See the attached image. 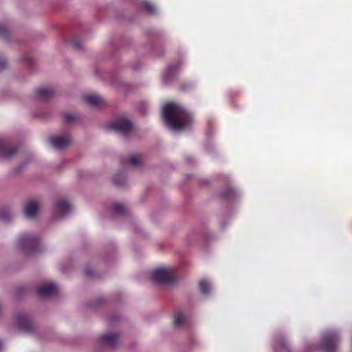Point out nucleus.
I'll use <instances>...</instances> for the list:
<instances>
[{
    "mask_svg": "<svg viewBox=\"0 0 352 352\" xmlns=\"http://www.w3.org/2000/svg\"><path fill=\"white\" fill-rule=\"evenodd\" d=\"M162 115L168 126L175 131L188 129L192 122L191 115L177 103L166 104L162 109Z\"/></svg>",
    "mask_w": 352,
    "mask_h": 352,
    "instance_id": "nucleus-1",
    "label": "nucleus"
},
{
    "mask_svg": "<svg viewBox=\"0 0 352 352\" xmlns=\"http://www.w3.org/2000/svg\"><path fill=\"white\" fill-rule=\"evenodd\" d=\"M18 245L21 251L28 255L36 254L41 250L39 238L32 233L21 234L18 239Z\"/></svg>",
    "mask_w": 352,
    "mask_h": 352,
    "instance_id": "nucleus-2",
    "label": "nucleus"
},
{
    "mask_svg": "<svg viewBox=\"0 0 352 352\" xmlns=\"http://www.w3.org/2000/svg\"><path fill=\"white\" fill-rule=\"evenodd\" d=\"M178 278L175 270L173 268H159L152 273L153 280L158 283L170 284Z\"/></svg>",
    "mask_w": 352,
    "mask_h": 352,
    "instance_id": "nucleus-3",
    "label": "nucleus"
},
{
    "mask_svg": "<svg viewBox=\"0 0 352 352\" xmlns=\"http://www.w3.org/2000/svg\"><path fill=\"white\" fill-rule=\"evenodd\" d=\"M107 127L119 134L126 135L131 131L133 123L126 117L120 116L111 121Z\"/></svg>",
    "mask_w": 352,
    "mask_h": 352,
    "instance_id": "nucleus-4",
    "label": "nucleus"
},
{
    "mask_svg": "<svg viewBox=\"0 0 352 352\" xmlns=\"http://www.w3.org/2000/svg\"><path fill=\"white\" fill-rule=\"evenodd\" d=\"M340 340L338 331H330L325 333L321 341V349L325 352H333Z\"/></svg>",
    "mask_w": 352,
    "mask_h": 352,
    "instance_id": "nucleus-5",
    "label": "nucleus"
},
{
    "mask_svg": "<svg viewBox=\"0 0 352 352\" xmlns=\"http://www.w3.org/2000/svg\"><path fill=\"white\" fill-rule=\"evenodd\" d=\"M57 292V285L52 282L43 283L36 289L38 296L43 298L54 297Z\"/></svg>",
    "mask_w": 352,
    "mask_h": 352,
    "instance_id": "nucleus-6",
    "label": "nucleus"
},
{
    "mask_svg": "<svg viewBox=\"0 0 352 352\" xmlns=\"http://www.w3.org/2000/svg\"><path fill=\"white\" fill-rule=\"evenodd\" d=\"M41 206V202L38 200L32 199L28 201L23 207L25 216L29 219L34 217Z\"/></svg>",
    "mask_w": 352,
    "mask_h": 352,
    "instance_id": "nucleus-7",
    "label": "nucleus"
},
{
    "mask_svg": "<svg viewBox=\"0 0 352 352\" xmlns=\"http://www.w3.org/2000/svg\"><path fill=\"white\" fill-rule=\"evenodd\" d=\"M98 340L104 346L115 348L119 342V335L114 333H107L102 335Z\"/></svg>",
    "mask_w": 352,
    "mask_h": 352,
    "instance_id": "nucleus-8",
    "label": "nucleus"
},
{
    "mask_svg": "<svg viewBox=\"0 0 352 352\" xmlns=\"http://www.w3.org/2000/svg\"><path fill=\"white\" fill-rule=\"evenodd\" d=\"M54 210L57 214L65 216L72 210L71 204L65 199H58L54 204Z\"/></svg>",
    "mask_w": 352,
    "mask_h": 352,
    "instance_id": "nucleus-9",
    "label": "nucleus"
},
{
    "mask_svg": "<svg viewBox=\"0 0 352 352\" xmlns=\"http://www.w3.org/2000/svg\"><path fill=\"white\" fill-rule=\"evenodd\" d=\"M50 142L56 149L61 150L71 143V140L67 135H59L51 138Z\"/></svg>",
    "mask_w": 352,
    "mask_h": 352,
    "instance_id": "nucleus-10",
    "label": "nucleus"
},
{
    "mask_svg": "<svg viewBox=\"0 0 352 352\" xmlns=\"http://www.w3.org/2000/svg\"><path fill=\"white\" fill-rule=\"evenodd\" d=\"M16 321L18 327L21 330L30 332L32 329V324L28 317L23 314H19L16 316Z\"/></svg>",
    "mask_w": 352,
    "mask_h": 352,
    "instance_id": "nucleus-11",
    "label": "nucleus"
},
{
    "mask_svg": "<svg viewBox=\"0 0 352 352\" xmlns=\"http://www.w3.org/2000/svg\"><path fill=\"white\" fill-rule=\"evenodd\" d=\"M16 151V147L9 148L6 141L0 140V157L8 159L13 156Z\"/></svg>",
    "mask_w": 352,
    "mask_h": 352,
    "instance_id": "nucleus-12",
    "label": "nucleus"
},
{
    "mask_svg": "<svg viewBox=\"0 0 352 352\" xmlns=\"http://www.w3.org/2000/svg\"><path fill=\"white\" fill-rule=\"evenodd\" d=\"M174 326L176 328H182L188 324V318L183 312L178 311L175 314Z\"/></svg>",
    "mask_w": 352,
    "mask_h": 352,
    "instance_id": "nucleus-13",
    "label": "nucleus"
},
{
    "mask_svg": "<svg viewBox=\"0 0 352 352\" xmlns=\"http://www.w3.org/2000/svg\"><path fill=\"white\" fill-rule=\"evenodd\" d=\"M36 95L38 100L46 101L54 96V91L51 89L41 88L37 89Z\"/></svg>",
    "mask_w": 352,
    "mask_h": 352,
    "instance_id": "nucleus-14",
    "label": "nucleus"
},
{
    "mask_svg": "<svg viewBox=\"0 0 352 352\" xmlns=\"http://www.w3.org/2000/svg\"><path fill=\"white\" fill-rule=\"evenodd\" d=\"M14 217L13 212L8 208H0V220L9 222Z\"/></svg>",
    "mask_w": 352,
    "mask_h": 352,
    "instance_id": "nucleus-15",
    "label": "nucleus"
},
{
    "mask_svg": "<svg viewBox=\"0 0 352 352\" xmlns=\"http://www.w3.org/2000/svg\"><path fill=\"white\" fill-rule=\"evenodd\" d=\"M84 99H85V102H87V103H89L93 106L98 105L102 101V98L99 96L94 95V94L87 95L84 97Z\"/></svg>",
    "mask_w": 352,
    "mask_h": 352,
    "instance_id": "nucleus-16",
    "label": "nucleus"
},
{
    "mask_svg": "<svg viewBox=\"0 0 352 352\" xmlns=\"http://www.w3.org/2000/svg\"><path fill=\"white\" fill-rule=\"evenodd\" d=\"M274 349L276 352H288L287 344L283 340H278L274 344Z\"/></svg>",
    "mask_w": 352,
    "mask_h": 352,
    "instance_id": "nucleus-17",
    "label": "nucleus"
},
{
    "mask_svg": "<svg viewBox=\"0 0 352 352\" xmlns=\"http://www.w3.org/2000/svg\"><path fill=\"white\" fill-rule=\"evenodd\" d=\"M129 162L135 167H139L142 164V157L139 155H132L129 157Z\"/></svg>",
    "mask_w": 352,
    "mask_h": 352,
    "instance_id": "nucleus-18",
    "label": "nucleus"
},
{
    "mask_svg": "<svg viewBox=\"0 0 352 352\" xmlns=\"http://www.w3.org/2000/svg\"><path fill=\"white\" fill-rule=\"evenodd\" d=\"M113 210L116 214L122 215L126 213V208L124 205L116 203L113 206Z\"/></svg>",
    "mask_w": 352,
    "mask_h": 352,
    "instance_id": "nucleus-19",
    "label": "nucleus"
},
{
    "mask_svg": "<svg viewBox=\"0 0 352 352\" xmlns=\"http://www.w3.org/2000/svg\"><path fill=\"white\" fill-rule=\"evenodd\" d=\"M113 182L118 186H124L126 182L125 176L122 173H118L114 175Z\"/></svg>",
    "mask_w": 352,
    "mask_h": 352,
    "instance_id": "nucleus-20",
    "label": "nucleus"
},
{
    "mask_svg": "<svg viewBox=\"0 0 352 352\" xmlns=\"http://www.w3.org/2000/svg\"><path fill=\"white\" fill-rule=\"evenodd\" d=\"M200 290L204 294H208L210 289V285L206 280H201L199 283Z\"/></svg>",
    "mask_w": 352,
    "mask_h": 352,
    "instance_id": "nucleus-21",
    "label": "nucleus"
},
{
    "mask_svg": "<svg viewBox=\"0 0 352 352\" xmlns=\"http://www.w3.org/2000/svg\"><path fill=\"white\" fill-rule=\"evenodd\" d=\"M236 191L234 188L228 187L226 190L221 192L224 198L229 199L236 195Z\"/></svg>",
    "mask_w": 352,
    "mask_h": 352,
    "instance_id": "nucleus-22",
    "label": "nucleus"
},
{
    "mask_svg": "<svg viewBox=\"0 0 352 352\" xmlns=\"http://www.w3.org/2000/svg\"><path fill=\"white\" fill-rule=\"evenodd\" d=\"M142 3L144 6V8L146 10L148 13H149V14H155V13L156 9L153 3L148 2V1H143Z\"/></svg>",
    "mask_w": 352,
    "mask_h": 352,
    "instance_id": "nucleus-23",
    "label": "nucleus"
},
{
    "mask_svg": "<svg viewBox=\"0 0 352 352\" xmlns=\"http://www.w3.org/2000/svg\"><path fill=\"white\" fill-rule=\"evenodd\" d=\"M179 66V63L169 65L164 72V75L168 77L173 73Z\"/></svg>",
    "mask_w": 352,
    "mask_h": 352,
    "instance_id": "nucleus-24",
    "label": "nucleus"
},
{
    "mask_svg": "<svg viewBox=\"0 0 352 352\" xmlns=\"http://www.w3.org/2000/svg\"><path fill=\"white\" fill-rule=\"evenodd\" d=\"M9 34V29L7 25L4 24L0 25V36L7 38Z\"/></svg>",
    "mask_w": 352,
    "mask_h": 352,
    "instance_id": "nucleus-25",
    "label": "nucleus"
},
{
    "mask_svg": "<svg viewBox=\"0 0 352 352\" xmlns=\"http://www.w3.org/2000/svg\"><path fill=\"white\" fill-rule=\"evenodd\" d=\"M71 43L76 48L80 49L82 47V43L80 40L77 37H74Z\"/></svg>",
    "mask_w": 352,
    "mask_h": 352,
    "instance_id": "nucleus-26",
    "label": "nucleus"
},
{
    "mask_svg": "<svg viewBox=\"0 0 352 352\" xmlns=\"http://www.w3.org/2000/svg\"><path fill=\"white\" fill-rule=\"evenodd\" d=\"M76 118L73 114H67L65 116V120L68 122L71 123L75 120Z\"/></svg>",
    "mask_w": 352,
    "mask_h": 352,
    "instance_id": "nucleus-27",
    "label": "nucleus"
},
{
    "mask_svg": "<svg viewBox=\"0 0 352 352\" xmlns=\"http://www.w3.org/2000/svg\"><path fill=\"white\" fill-rule=\"evenodd\" d=\"M7 66V61L6 58L0 56V69H3Z\"/></svg>",
    "mask_w": 352,
    "mask_h": 352,
    "instance_id": "nucleus-28",
    "label": "nucleus"
},
{
    "mask_svg": "<svg viewBox=\"0 0 352 352\" xmlns=\"http://www.w3.org/2000/svg\"><path fill=\"white\" fill-rule=\"evenodd\" d=\"M85 273L89 276H91L94 272L91 267H87L85 270Z\"/></svg>",
    "mask_w": 352,
    "mask_h": 352,
    "instance_id": "nucleus-29",
    "label": "nucleus"
},
{
    "mask_svg": "<svg viewBox=\"0 0 352 352\" xmlns=\"http://www.w3.org/2000/svg\"><path fill=\"white\" fill-rule=\"evenodd\" d=\"M147 107L146 106H144V107L141 108L140 110L142 113L145 114L146 111Z\"/></svg>",
    "mask_w": 352,
    "mask_h": 352,
    "instance_id": "nucleus-30",
    "label": "nucleus"
},
{
    "mask_svg": "<svg viewBox=\"0 0 352 352\" xmlns=\"http://www.w3.org/2000/svg\"><path fill=\"white\" fill-rule=\"evenodd\" d=\"M25 60H26L27 61L30 62V63H31V62H32V60H30V58H28V57H25Z\"/></svg>",
    "mask_w": 352,
    "mask_h": 352,
    "instance_id": "nucleus-31",
    "label": "nucleus"
},
{
    "mask_svg": "<svg viewBox=\"0 0 352 352\" xmlns=\"http://www.w3.org/2000/svg\"><path fill=\"white\" fill-rule=\"evenodd\" d=\"M2 346H3L2 343H1V342L0 341V350L1 349Z\"/></svg>",
    "mask_w": 352,
    "mask_h": 352,
    "instance_id": "nucleus-32",
    "label": "nucleus"
},
{
    "mask_svg": "<svg viewBox=\"0 0 352 352\" xmlns=\"http://www.w3.org/2000/svg\"><path fill=\"white\" fill-rule=\"evenodd\" d=\"M181 87H182V89H185V86L184 85H182Z\"/></svg>",
    "mask_w": 352,
    "mask_h": 352,
    "instance_id": "nucleus-33",
    "label": "nucleus"
}]
</instances>
